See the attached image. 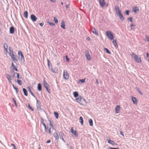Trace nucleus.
I'll use <instances>...</instances> for the list:
<instances>
[{
  "label": "nucleus",
  "instance_id": "f257e3e1",
  "mask_svg": "<svg viewBox=\"0 0 149 149\" xmlns=\"http://www.w3.org/2000/svg\"><path fill=\"white\" fill-rule=\"evenodd\" d=\"M41 123L44 127L45 132L47 133H49L50 134H51L52 132L51 129V128L53 127V125L52 124L51 121H50L49 125L47 126V127L45 124L44 123L43 120L42 121Z\"/></svg>",
  "mask_w": 149,
  "mask_h": 149
},
{
  "label": "nucleus",
  "instance_id": "f03ea898",
  "mask_svg": "<svg viewBox=\"0 0 149 149\" xmlns=\"http://www.w3.org/2000/svg\"><path fill=\"white\" fill-rule=\"evenodd\" d=\"M76 101L81 105L85 106L86 104V100L81 96H79L76 99Z\"/></svg>",
  "mask_w": 149,
  "mask_h": 149
},
{
  "label": "nucleus",
  "instance_id": "7ed1b4c3",
  "mask_svg": "<svg viewBox=\"0 0 149 149\" xmlns=\"http://www.w3.org/2000/svg\"><path fill=\"white\" fill-rule=\"evenodd\" d=\"M106 35L108 38L111 40L113 39V36L112 33L110 31H108L106 32Z\"/></svg>",
  "mask_w": 149,
  "mask_h": 149
},
{
  "label": "nucleus",
  "instance_id": "20e7f679",
  "mask_svg": "<svg viewBox=\"0 0 149 149\" xmlns=\"http://www.w3.org/2000/svg\"><path fill=\"white\" fill-rule=\"evenodd\" d=\"M63 78L66 80H68L69 79V74L67 70H65L63 71Z\"/></svg>",
  "mask_w": 149,
  "mask_h": 149
},
{
  "label": "nucleus",
  "instance_id": "39448f33",
  "mask_svg": "<svg viewBox=\"0 0 149 149\" xmlns=\"http://www.w3.org/2000/svg\"><path fill=\"white\" fill-rule=\"evenodd\" d=\"M44 85L45 86V88L46 90L47 91V92L49 93H50V92L49 91V89L50 88V87L49 85L47 83H46V82H45V80L44 81Z\"/></svg>",
  "mask_w": 149,
  "mask_h": 149
},
{
  "label": "nucleus",
  "instance_id": "423d86ee",
  "mask_svg": "<svg viewBox=\"0 0 149 149\" xmlns=\"http://www.w3.org/2000/svg\"><path fill=\"white\" fill-rule=\"evenodd\" d=\"M117 15L119 19L121 21H123L124 19V17L122 15V14L121 13V12H119L118 13H117Z\"/></svg>",
  "mask_w": 149,
  "mask_h": 149
},
{
  "label": "nucleus",
  "instance_id": "0eeeda50",
  "mask_svg": "<svg viewBox=\"0 0 149 149\" xmlns=\"http://www.w3.org/2000/svg\"><path fill=\"white\" fill-rule=\"evenodd\" d=\"M59 135L60 139H61L64 142H65V141L63 138V137L65 136L64 134L62 132H60L59 133Z\"/></svg>",
  "mask_w": 149,
  "mask_h": 149
},
{
  "label": "nucleus",
  "instance_id": "6e6552de",
  "mask_svg": "<svg viewBox=\"0 0 149 149\" xmlns=\"http://www.w3.org/2000/svg\"><path fill=\"white\" fill-rule=\"evenodd\" d=\"M30 18L31 20L33 22L36 21L37 19V17L33 14L31 15Z\"/></svg>",
  "mask_w": 149,
  "mask_h": 149
},
{
  "label": "nucleus",
  "instance_id": "1a4fd4ad",
  "mask_svg": "<svg viewBox=\"0 0 149 149\" xmlns=\"http://www.w3.org/2000/svg\"><path fill=\"white\" fill-rule=\"evenodd\" d=\"M70 131L71 133L74 135L76 137H77L78 136L77 132L76 131L74 130L73 127H72L71 128Z\"/></svg>",
  "mask_w": 149,
  "mask_h": 149
},
{
  "label": "nucleus",
  "instance_id": "9d476101",
  "mask_svg": "<svg viewBox=\"0 0 149 149\" xmlns=\"http://www.w3.org/2000/svg\"><path fill=\"white\" fill-rule=\"evenodd\" d=\"M99 4L101 6L103 7H104V5L105 4V2L104 0H99Z\"/></svg>",
  "mask_w": 149,
  "mask_h": 149
},
{
  "label": "nucleus",
  "instance_id": "9b49d317",
  "mask_svg": "<svg viewBox=\"0 0 149 149\" xmlns=\"http://www.w3.org/2000/svg\"><path fill=\"white\" fill-rule=\"evenodd\" d=\"M134 59L136 62L140 63L141 62V60L139 56H134Z\"/></svg>",
  "mask_w": 149,
  "mask_h": 149
},
{
  "label": "nucleus",
  "instance_id": "f8f14e48",
  "mask_svg": "<svg viewBox=\"0 0 149 149\" xmlns=\"http://www.w3.org/2000/svg\"><path fill=\"white\" fill-rule=\"evenodd\" d=\"M5 77L8 79V81L9 83H12L11 82V77L10 75L8 74H6L5 75Z\"/></svg>",
  "mask_w": 149,
  "mask_h": 149
},
{
  "label": "nucleus",
  "instance_id": "ddd939ff",
  "mask_svg": "<svg viewBox=\"0 0 149 149\" xmlns=\"http://www.w3.org/2000/svg\"><path fill=\"white\" fill-rule=\"evenodd\" d=\"M120 107L119 105H117L115 108L116 113H119L120 112Z\"/></svg>",
  "mask_w": 149,
  "mask_h": 149
},
{
  "label": "nucleus",
  "instance_id": "4468645a",
  "mask_svg": "<svg viewBox=\"0 0 149 149\" xmlns=\"http://www.w3.org/2000/svg\"><path fill=\"white\" fill-rule=\"evenodd\" d=\"M115 10L116 11V13H118L119 12H121L120 10L119 9V6L118 5H116L115 6Z\"/></svg>",
  "mask_w": 149,
  "mask_h": 149
},
{
  "label": "nucleus",
  "instance_id": "2eb2a0df",
  "mask_svg": "<svg viewBox=\"0 0 149 149\" xmlns=\"http://www.w3.org/2000/svg\"><path fill=\"white\" fill-rule=\"evenodd\" d=\"M132 99L134 104L136 105L137 104V100L135 97H132Z\"/></svg>",
  "mask_w": 149,
  "mask_h": 149
},
{
  "label": "nucleus",
  "instance_id": "dca6fc26",
  "mask_svg": "<svg viewBox=\"0 0 149 149\" xmlns=\"http://www.w3.org/2000/svg\"><path fill=\"white\" fill-rule=\"evenodd\" d=\"M92 31L93 32V33L94 34H95L97 36H98L99 35L97 30L94 27H93L92 29Z\"/></svg>",
  "mask_w": 149,
  "mask_h": 149
},
{
  "label": "nucleus",
  "instance_id": "f3484780",
  "mask_svg": "<svg viewBox=\"0 0 149 149\" xmlns=\"http://www.w3.org/2000/svg\"><path fill=\"white\" fill-rule=\"evenodd\" d=\"M9 50L10 51L9 54L10 56H15V55L13 53V51L11 47L9 48Z\"/></svg>",
  "mask_w": 149,
  "mask_h": 149
},
{
  "label": "nucleus",
  "instance_id": "a211bd4d",
  "mask_svg": "<svg viewBox=\"0 0 149 149\" xmlns=\"http://www.w3.org/2000/svg\"><path fill=\"white\" fill-rule=\"evenodd\" d=\"M15 31V29L14 27L12 26L10 28V33L13 34L14 33Z\"/></svg>",
  "mask_w": 149,
  "mask_h": 149
},
{
  "label": "nucleus",
  "instance_id": "6ab92c4d",
  "mask_svg": "<svg viewBox=\"0 0 149 149\" xmlns=\"http://www.w3.org/2000/svg\"><path fill=\"white\" fill-rule=\"evenodd\" d=\"M65 22L64 20H62L61 21V27L63 29H65Z\"/></svg>",
  "mask_w": 149,
  "mask_h": 149
},
{
  "label": "nucleus",
  "instance_id": "aec40b11",
  "mask_svg": "<svg viewBox=\"0 0 149 149\" xmlns=\"http://www.w3.org/2000/svg\"><path fill=\"white\" fill-rule=\"evenodd\" d=\"M11 67L13 68V70H15L17 71H18V70L17 68V67L14 65V63H12Z\"/></svg>",
  "mask_w": 149,
  "mask_h": 149
},
{
  "label": "nucleus",
  "instance_id": "412c9836",
  "mask_svg": "<svg viewBox=\"0 0 149 149\" xmlns=\"http://www.w3.org/2000/svg\"><path fill=\"white\" fill-rule=\"evenodd\" d=\"M53 135L56 140L58 139L59 136L58 134L56 132H55V133H54Z\"/></svg>",
  "mask_w": 149,
  "mask_h": 149
},
{
  "label": "nucleus",
  "instance_id": "4be33fe9",
  "mask_svg": "<svg viewBox=\"0 0 149 149\" xmlns=\"http://www.w3.org/2000/svg\"><path fill=\"white\" fill-rule=\"evenodd\" d=\"M23 91L24 93V95L26 96H27L28 95V93L26 89L25 88H23Z\"/></svg>",
  "mask_w": 149,
  "mask_h": 149
},
{
  "label": "nucleus",
  "instance_id": "5701e85b",
  "mask_svg": "<svg viewBox=\"0 0 149 149\" xmlns=\"http://www.w3.org/2000/svg\"><path fill=\"white\" fill-rule=\"evenodd\" d=\"M113 45H114V46L115 47H118V44L116 42V40H115L114 39H113Z\"/></svg>",
  "mask_w": 149,
  "mask_h": 149
},
{
  "label": "nucleus",
  "instance_id": "b1692460",
  "mask_svg": "<svg viewBox=\"0 0 149 149\" xmlns=\"http://www.w3.org/2000/svg\"><path fill=\"white\" fill-rule=\"evenodd\" d=\"M108 143H109L111 144V145H113L114 144L116 145V144L115 143V142H114V141L111 140L110 139L108 140Z\"/></svg>",
  "mask_w": 149,
  "mask_h": 149
},
{
  "label": "nucleus",
  "instance_id": "393cba45",
  "mask_svg": "<svg viewBox=\"0 0 149 149\" xmlns=\"http://www.w3.org/2000/svg\"><path fill=\"white\" fill-rule=\"evenodd\" d=\"M133 11L134 13H136L137 12H138L139 11V9L136 7L134 8L133 9Z\"/></svg>",
  "mask_w": 149,
  "mask_h": 149
},
{
  "label": "nucleus",
  "instance_id": "a878e982",
  "mask_svg": "<svg viewBox=\"0 0 149 149\" xmlns=\"http://www.w3.org/2000/svg\"><path fill=\"white\" fill-rule=\"evenodd\" d=\"M49 69L51 70L53 72L56 73L58 71V69L57 68H55V69H51L50 68V67H49Z\"/></svg>",
  "mask_w": 149,
  "mask_h": 149
},
{
  "label": "nucleus",
  "instance_id": "bb28decb",
  "mask_svg": "<svg viewBox=\"0 0 149 149\" xmlns=\"http://www.w3.org/2000/svg\"><path fill=\"white\" fill-rule=\"evenodd\" d=\"M79 120L80 122L81 123L82 125H83V119L82 117V116H80L79 117Z\"/></svg>",
  "mask_w": 149,
  "mask_h": 149
},
{
  "label": "nucleus",
  "instance_id": "cd10ccee",
  "mask_svg": "<svg viewBox=\"0 0 149 149\" xmlns=\"http://www.w3.org/2000/svg\"><path fill=\"white\" fill-rule=\"evenodd\" d=\"M27 88L28 89L29 91L31 93V95L33 96L34 97H35V96L34 95V94L32 92L30 88L29 87H28Z\"/></svg>",
  "mask_w": 149,
  "mask_h": 149
},
{
  "label": "nucleus",
  "instance_id": "c85d7f7f",
  "mask_svg": "<svg viewBox=\"0 0 149 149\" xmlns=\"http://www.w3.org/2000/svg\"><path fill=\"white\" fill-rule=\"evenodd\" d=\"M90 126H93V121L91 119H89L88 120Z\"/></svg>",
  "mask_w": 149,
  "mask_h": 149
},
{
  "label": "nucleus",
  "instance_id": "c756f323",
  "mask_svg": "<svg viewBox=\"0 0 149 149\" xmlns=\"http://www.w3.org/2000/svg\"><path fill=\"white\" fill-rule=\"evenodd\" d=\"M38 89L39 91H41L42 90V86L39 83L38 84Z\"/></svg>",
  "mask_w": 149,
  "mask_h": 149
},
{
  "label": "nucleus",
  "instance_id": "7c9ffc66",
  "mask_svg": "<svg viewBox=\"0 0 149 149\" xmlns=\"http://www.w3.org/2000/svg\"><path fill=\"white\" fill-rule=\"evenodd\" d=\"M24 15L26 18H28V12L27 11H25L24 13Z\"/></svg>",
  "mask_w": 149,
  "mask_h": 149
},
{
  "label": "nucleus",
  "instance_id": "2f4dec72",
  "mask_svg": "<svg viewBox=\"0 0 149 149\" xmlns=\"http://www.w3.org/2000/svg\"><path fill=\"white\" fill-rule=\"evenodd\" d=\"M3 47H4V50L6 51H7V49H8V47L7 44L6 43L4 44V45H3Z\"/></svg>",
  "mask_w": 149,
  "mask_h": 149
},
{
  "label": "nucleus",
  "instance_id": "473e14b6",
  "mask_svg": "<svg viewBox=\"0 0 149 149\" xmlns=\"http://www.w3.org/2000/svg\"><path fill=\"white\" fill-rule=\"evenodd\" d=\"M54 114L56 118L58 119V113L54 111Z\"/></svg>",
  "mask_w": 149,
  "mask_h": 149
},
{
  "label": "nucleus",
  "instance_id": "72a5a7b5",
  "mask_svg": "<svg viewBox=\"0 0 149 149\" xmlns=\"http://www.w3.org/2000/svg\"><path fill=\"white\" fill-rule=\"evenodd\" d=\"M74 96L75 97H76L78 95V93L77 92H74L73 93Z\"/></svg>",
  "mask_w": 149,
  "mask_h": 149
},
{
  "label": "nucleus",
  "instance_id": "f704fd0d",
  "mask_svg": "<svg viewBox=\"0 0 149 149\" xmlns=\"http://www.w3.org/2000/svg\"><path fill=\"white\" fill-rule=\"evenodd\" d=\"M17 83L20 85H21L22 84V82L21 80L17 79Z\"/></svg>",
  "mask_w": 149,
  "mask_h": 149
},
{
  "label": "nucleus",
  "instance_id": "c9c22d12",
  "mask_svg": "<svg viewBox=\"0 0 149 149\" xmlns=\"http://www.w3.org/2000/svg\"><path fill=\"white\" fill-rule=\"evenodd\" d=\"M47 23L49 24L51 26H55V24L49 22V21H47Z\"/></svg>",
  "mask_w": 149,
  "mask_h": 149
},
{
  "label": "nucleus",
  "instance_id": "e433bc0d",
  "mask_svg": "<svg viewBox=\"0 0 149 149\" xmlns=\"http://www.w3.org/2000/svg\"><path fill=\"white\" fill-rule=\"evenodd\" d=\"M54 20L56 24L58 23V19L56 17H54Z\"/></svg>",
  "mask_w": 149,
  "mask_h": 149
},
{
  "label": "nucleus",
  "instance_id": "4c0bfd02",
  "mask_svg": "<svg viewBox=\"0 0 149 149\" xmlns=\"http://www.w3.org/2000/svg\"><path fill=\"white\" fill-rule=\"evenodd\" d=\"M18 54L19 56H23L22 52L20 51H18Z\"/></svg>",
  "mask_w": 149,
  "mask_h": 149
},
{
  "label": "nucleus",
  "instance_id": "58836bf2",
  "mask_svg": "<svg viewBox=\"0 0 149 149\" xmlns=\"http://www.w3.org/2000/svg\"><path fill=\"white\" fill-rule=\"evenodd\" d=\"M86 79H79V82H80L81 83H84L85 82Z\"/></svg>",
  "mask_w": 149,
  "mask_h": 149
},
{
  "label": "nucleus",
  "instance_id": "ea45409f",
  "mask_svg": "<svg viewBox=\"0 0 149 149\" xmlns=\"http://www.w3.org/2000/svg\"><path fill=\"white\" fill-rule=\"evenodd\" d=\"M104 49L107 53L111 54L110 51L107 48H105Z\"/></svg>",
  "mask_w": 149,
  "mask_h": 149
},
{
  "label": "nucleus",
  "instance_id": "a19ab883",
  "mask_svg": "<svg viewBox=\"0 0 149 149\" xmlns=\"http://www.w3.org/2000/svg\"><path fill=\"white\" fill-rule=\"evenodd\" d=\"M85 56H90L88 51L85 52Z\"/></svg>",
  "mask_w": 149,
  "mask_h": 149
},
{
  "label": "nucleus",
  "instance_id": "79ce46f5",
  "mask_svg": "<svg viewBox=\"0 0 149 149\" xmlns=\"http://www.w3.org/2000/svg\"><path fill=\"white\" fill-rule=\"evenodd\" d=\"M12 86H13V88L16 90V93H18V91L17 88L16 87H15L13 84H12Z\"/></svg>",
  "mask_w": 149,
  "mask_h": 149
},
{
  "label": "nucleus",
  "instance_id": "37998d69",
  "mask_svg": "<svg viewBox=\"0 0 149 149\" xmlns=\"http://www.w3.org/2000/svg\"><path fill=\"white\" fill-rule=\"evenodd\" d=\"M12 57V58L13 59V61L15 62L16 61H17V59H16L15 58V56H11Z\"/></svg>",
  "mask_w": 149,
  "mask_h": 149
},
{
  "label": "nucleus",
  "instance_id": "c03bdc74",
  "mask_svg": "<svg viewBox=\"0 0 149 149\" xmlns=\"http://www.w3.org/2000/svg\"><path fill=\"white\" fill-rule=\"evenodd\" d=\"M145 38L146 39L147 41L149 42V36L148 35H146Z\"/></svg>",
  "mask_w": 149,
  "mask_h": 149
},
{
  "label": "nucleus",
  "instance_id": "a18cd8bd",
  "mask_svg": "<svg viewBox=\"0 0 149 149\" xmlns=\"http://www.w3.org/2000/svg\"><path fill=\"white\" fill-rule=\"evenodd\" d=\"M133 18L132 17H130L127 19V20H129L130 22H132V19Z\"/></svg>",
  "mask_w": 149,
  "mask_h": 149
},
{
  "label": "nucleus",
  "instance_id": "49530a36",
  "mask_svg": "<svg viewBox=\"0 0 149 149\" xmlns=\"http://www.w3.org/2000/svg\"><path fill=\"white\" fill-rule=\"evenodd\" d=\"M137 91L140 94H141V95H142V93L141 92V91L138 88H137Z\"/></svg>",
  "mask_w": 149,
  "mask_h": 149
},
{
  "label": "nucleus",
  "instance_id": "de8ad7c7",
  "mask_svg": "<svg viewBox=\"0 0 149 149\" xmlns=\"http://www.w3.org/2000/svg\"><path fill=\"white\" fill-rule=\"evenodd\" d=\"M129 10H126L125 11V13L127 15H129Z\"/></svg>",
  "mask_w": 149,
  "mask_h": 149
},
{
  "label": "nucleus",
  "instance_id": "09e8293b",
  "mask_svg": "<svg viewBox=\"0 0 149 149\" xmlns=\"http://www.w3.org/2000/svg\"><path fill=\"white\" fill-rule=\"evenodd\" d=\"M135 26V25L133 24H132L131 25V29H133L134 28H133L132 27H133V26Z\"/></svg>",
  "mask_w": 149,
  "mask_h": 149
},
{
  "label": "nucleus",
  "instance_id": "8fccbe9b",
  "mask_svg": "<svg viewBox=\"0 0 149 149\" xmlns=\"http://www.w3.org/2000/svg\"><path fill=\"white\" fill-rule=\"evenodd\" d=\"M39 25L41 26H42L44 24V23L43 22L39 23Z\"/></svg>",
  "mask_w": 149,
  "mask_h": 149
},
{
  "label": "nucleus",
  "instance_id": "3c124183",
  "mask_svg": "<svg viewBox=\"0 0 149 149\" xmlns=\"http://www.w3.org/2000/svg\"><path fill=\"white\" fill-rule=\"evenodd\" d=\"M70 5L69 4H67L65 5V7L66 9H68L69 8V6Z\"/></svg>",
  "mask_w": 149,
  "mask_h": 149
},
{
  "label": "nucleus",
  "instance_id": "603ef678",
  "mask_svg": "<svg viewBox=\"0 0 149 149\" xmlns=\"http://www.w3.org/2000/svg\"><path fill=\"white\" fill-rule=\"evenodd\" d=\"M87 59L88 60H90L91 59V56H86Z\"/></svg>",
  "mask_w": 149,
  "mask_h": 149
},
{
  "label": "nucleus",
  "instance_id": "864d4df0",
  "mask_svg": "<svg viewBox=\"0 0 149 149\" xmlns=\"http://www.w3.org/2000/svg\"><path fill=\"white\" fill-rule=\"evenodd\" d=\"M66 59L68 62H69L70 61V59L68 57V56H66Z\"/></svg>",
  "mask_w": 149,
  "mask_h": 149
},
{
  "label": "nucleus",
  "instance_id": "5fc2aeb1",
  "mask_svg": "<svg viewBox=\"0 0 149 149\" xmlns=\"http://www.w3.org/2000/svg\"><path fill=\"white\" fill-rule=\"evenodd\" d=\"M13 100L14 101V103H15V105H17V103H16V101H15V100L14 98H13Z\"/></svg>",
  "mask_w": 149,
  "mask_h": 149
},
{
  "label": "nucleus",
  "instance_id": "6e6d98bb",
  "mask_svg": "<svg viewBox=\"0 0 149 149\" xmlns=\"http://www.w3.org/2000/svg\"><path fill=\"white\" fill-rule=\"evenodd\" d=\"M28 107L29 108V109H30L32 111H33V109L29 105H29Z\"/></svg>",
  "mask_w": 149,
  "mask_h": 149
},
{
  "label": "nucleus",
  "instance_id": "4d7b16f0",
  "mask_svg": "<svg viewBox=\"0 0 149 149\" xmlns=\"http://www.w3.org/2000/svg\"><path fill=\"white\" fill-rule=\"evenodd\" d=\"M47 62H48V67H49V68L50 67V65H49L50 62H49V60L48 59H47Z\"/></svg>",
  "mask_w": 149,
  "mask_h": 149
},
{
  "label": "nucleus",
  "instance_id": "13d9d810",
  "mask_svg": "<svg viewBox=\"0 0 149 149\" xmlns=\"http://www.w3.org/2000/svg\"><path fill=\"white\" fill-rule=\"evenodd\" d=\"M109 149H120L118 148L110 147V148H109Z\"/></svg>",
  "mask_w": 149,
  "mask_h": 149
},
{
  "label": "nucleus",
  "instance_id": "bf43d9fd",
  "mask_svg": "<svg viewBox=\"0 0 149 149\" xmlns=\"http://www.w3.org/2000/svg\"><path fill=\"white\" fill-rule=\"evenodd\" d=\"M36 101H37V104H40V101L38 100H37Z\"/></svg>",
  "mask_w": 149,
  "mask_h": 149
},
{
  "label": "nucleus",
  "instance_id": "052dcab7",
  "mask_svg": "<svg viewBox=\"0 0 149 149\" xmlns=\"http://www.w3.org/2000/svg\"><path fill=\"white\" fill-rule=\"evenodd\" d=\"M11 145L13 146L14 148H16L15 145L14 144H13V143H11Z\"/></svg>",
  "mask_w": 149,
  "mask_h": 149
},
{
  "label": "nucleus",
  "instance_id": "680f3d73",
  "mask_svg": "<svg viewBox=\"0 0 149 149\" xmlns=\"http://www.w3.org/2000/svg\"><path fill=\"white\" fill-rule=\"evenodd\" d=\"M120 134L121 135H122L123 136H124V135L123 134V132H122L120 131Z\"/></svg>",
  "mask_w": 149,
  "mask_h": 149
},
{
  "label": "nucleus",
  "instance_id": "e2e57ef3",
  "mask_svg": "<svg viewBox=\"0 0 149 149\" xmlns=\"http://www.w3.org/2000/svg\"><path fill=\"white\" fill-rule=\"evenodd\" d=\"M16 74L17 75V77L18 78V79H19V74L18 73H16Z\"/></svg>",
  "mask_w": 149,
  "mask_h": 149
},
{
  "label": "nucleus",
  "instance_id": "0e129e2a",
  "mask_svg": "<svg viewBox=\"0 0 149 149\" xmlns=\"http://www.w3.org/2000/svg\"><path fill=\"white\" fill-rule=\"evenodd\" d=\"M51 2H56V0H50Z\"/></svg>",
  "mask_w": 149,
  "mask_h": 149
},
{
  "label": "nucleus",
  "instance_id": "69168bd1",
  "mask_svg": "<svg viewBox=\"0 0 149 149\" xmlns=\"http://www.w3.org/2000/svg\"><path fill=\"white\" fill-rule=\"evenodd\" d=\"M50 142H51V140H49L47 141L46 142V143H50Z\"/></svg>",
  "mask_w": 149,
  "mask_h": 149
},
{
  "label": "nucleus",
  "instance_id": "338daca9",
  "mask_svg": "<svg viewBox=\"0 0 149 149\" xmlns=\"http://www.w3.org/2000/svg\"><path fill=\"white\" fill-rule=\"evenodd\" d=\"M86 39L88 40H90V38L89 37H88Z\"/></svg>",
  "mask_w": 149,
  "mask_h": 149
},
{
  "label": "nucleus",
  "instance_id": "774afa93",
  "mask_svg": "<svg viewBox=\"0 0 149 149\" xmlns=\"http://www.w3.org/2000/svg\"><path fill=\"white\" fill-rule=\"evenodd\" d=\"M148 55H149V54H148V52L147 53H146V56H148Z\"/></svg>",
  "mask_w": 149,
  "mask_h": 149
}]
</instances>
